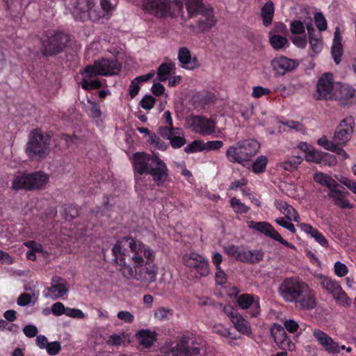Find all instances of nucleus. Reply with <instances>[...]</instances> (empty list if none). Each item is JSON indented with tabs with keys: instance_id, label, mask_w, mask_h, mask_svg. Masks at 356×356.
<instances>
[{
	"instance_id": "nucleus-54",
	"label": "nucleus",
	"mask_w": 356,
	"mask_h": 356,
	"mask_svg": "<svg viewBox=\"0 0 356 356\" xmlns=\"http://www.w3.org/2000/svg\"><path fill=\"white\" fill-rule=\"evenodd\" d=\"M304 24L300 20H295L291 23L290 31L293 34H302L305 33Z\"/></svg>"
},
{
	"instance_id": "nucleus-11",
	"label": "nucleus",
	"mask_w": 356,
	"mask_h": 356,
	"mask_svg": "<svg viewBox=\"0 0 356 356\" xmlns=\"http://www.w3.org/2000/svg\"><path fill=\"white\" fill-rule=\"evenodd\" d=\"M191 338L188 335H182L179 337L175 345L171 341L165 342L161 348V351L166 355L172 356H197L200 353V349L195 346V342L192 341V346H190Z\"/></svg>"
},
{
	"instance_id": "nucleus-34",
	"label": "nucleus",
	"mask_w": 356,
	"mask_h": 356,
	"mask_svg": "<svg viewBox=\"0 0 356 356\" xmlns=\"http://www.w3.org/2000/svg\"><path fill=\"white\" fill-rule=\"evenodd\" d=\"M281 207V211L287 219L295 222L300 221V216L296 210L292 206L288 204L286 202H284L282 203Z\"/></svg>"
},
{
	"instance_id": "nucleus-1",
	"label": "nucleus",
	"mask_w": 356,
	"mask_h": 356,
	"mask_svg": "<svg viewBox=\"0 0 356 356\" xmlns=\"http://www.w3.org/2000/svg\"><path fill=\"white\" fill-rule=\"evenodd\" d=\"M112 252L124 277L147 284L156 281L158 267L154 263L155 252L143 242L125 236L116 242Z\"/></svg>"
},
{
	"instance_id": "nucleus-12",
	"label": "nucleus",
	"mask_w": 356,
	"mask_h": 356,
	"mask_svg": "<svg viewBox=\"0 0 356 356\" xmlns=\"http://www.w3.org/2000/svg\"><path fill=\"white\" fill-rule=\"evenodd\" d=\"M121 68V64L116 59L102 58L95 60L93 65H87L83 74L88 78L97 76H112L118 74Z\"/></svg>"
},
{
	"instance_id": "nucleus-21",
	"label": "nucleus",
	"mask_w": 356,
	"mask_h": 356,
	"mask_svg": "<svg viewBox=\"0 0 356 356\" xmlns=\"http://www.w3.org/2000/svg\"><path fill=\"white\" fill-rule=\"evenodd\" d=\"M313 335L328 353L336 354L340 352V346L327 333L319 329H315L313 331Z\"/></svg>"
},
{
	"instance_id": "nucleus-9",
	"label": "nucleus",
	"mask_w": 356,
	"mask_h": 356,
	"mask_svg": "<svg viewBox=\"0 0 356 356\" xmlns=\"http://www.w3.org/2000/svg\"><path fill=\"white\" fill-rule=\"evenodd\" d=\"M51 138L49 135L44 134L40 129H33L30 135L26 147L27 155L31 158H44L47 154Z\"/></svg>"
},
{
	"instance_id": "nucleus-57",
	"label": "nucleus",
	"mask_w": 356,
	"mask_h": 356,
	"mask_svg": "<svg viewBox=\"0 0 356 356\" xmlns=\"http://www.w3.org/2000/svg\"><path fill=\"white\" fill-rule=\"evenodd\" d=\"M348 273V267L341 261H337L334 264V273L339 277H344Z\"/></svg>"
},
{
	"instance_id": "nucleus-19",
	"label": "nucleus",
	"mask_w": 356,
	"mask_h": 356,
	"mask_svg": "<svg viewBox=\"0 0 356 356\" xmlns=\"http://www.w3.org/2000/svg\"><path fill=\"white\" fill-rule=\"evenodd\" d=\"M270 334L273 337L276 344L282 350H292L295 348V344L287 336L284 327L282 325L274 324L270 328Z\"/></svg>"
},
{
	"instance_id": "nucleus-46",
	"label": "nucleus",
	"mask_w": 356,
	"mask_h": 356,
	"mask_svg": "<svg viewBox=\"0 0 356 356\" xmlns=\"http://www.w3.org/2000/svg\"><path fill=\"white\" fill-rule=\"evenodd\" d=\"M102 83L99 79L88 81L83 79L81 82V87L86 90L99 89L102 87Z\"/></svg>"
},
{
	"instance_id": "nucleus-23",
	"label": "nucleus",
	"mask_w": 356,
	"mask_h": 356,
	"mask_svg": "<svg viewBox=\"0 0 356 356\" xmlns=\"http://www.w3.org/2000/svg\"><path fill=\"white\" fill-rule=\"evenodd\" d=\"M299 63L296 60L290 59L284 56L276 58L271 61L273 70L277 75H284L291 72L298 66Z\"/></svg>"
},
{
	"instance_id": "nucleus-52",
	"label": "nucleus",
	"mask_w": 356,
	"mask_h": 356,
	"mask_svg": "<svg viewBox=\"0 0 356 356\" xmlns=\"http://www.w3.org/2000/svg\"><path fill=\"white\" fill-rule=\"evenodd\" d=\"M125 339V334L122 332L119 334H113L109 336L107 343L112 346H120Z\"/></svg>"
},
{
	"instance_id": "nucleus-42",
	"label": "nucleus",
	"mask_w": 356,
	"mask_h": 356,
	"mask_svg": "<svg viewBox=\"0 0 356 356\" xmlns=\"http://www.w3.org/2000/svg\"><path fill=\"white\" fill-rule=\"evenodd\" d=\"M323 153V152L312 149L306 154L305 160L308 162L321 164L322 163Z\"/></svg>"
},
{
	"instance_id": "nucleus-16",
	"label": "nucleus",
	"mask_w": 356,
	"mask_h": 356,
	"mask_svg": "<svg viewBox=\"0 0 356 356\" xmlns=\"http://www.w3.org/2000/svg\"><path fill=\"white\" fill-rule=\"evenodd\" d=\"M184 264L186 267L194 269L202 277H207L209 274L208 260L196 252H191L188 255H185L184 257Z\"/></svg>"
},
{
	"instance_id": "nucleus-3",
	"label": "nucleus",
	"mask_w": 356,
	"mask_h": 356,
	"mask_svg": "<svg viewBox=\"0 0 356 356\" xmlns=\"http://www.w3.org/2000/svg\"><path fill=\"white\" fill-rule=\"evenodd\" d=\"M279 292L286 302L293 303L298 309L307 311L316 306L313 290L298 277L284 280L279 286Z\"/></svg>"
},
{
	"instance_id": "nucleus-28",
	"label": "nucleus",
	"mask_w": 356,
	"mask_h": 356,
	"mask_svg": "<svg viewBox=\"0 0 356 356\" xmlns=\"http://www.w3.org/2000/svg\"><path fill=\"white\" fill-rule=\"evenodd\" d=\"M342 37L339 27H337L334 33L333 43L332 46V55L336 64H339L343 54Z\"/></svg>"
},
{
	"instance_id": "nucleus-63",
	"label": "nucleus",
	"mask_w": 356,
	"mask_h": 356,
	"mask_svg": "<svg viewBox=\"0 0 356 356\" xmlns=\"http://www.w3.org/2000/svg\"><path fill=\"white\" fill-rule=\"evenodd\" d=\"M284 330H286L290 333H295L299 328L298 323L294 320H285L284 321Z\"/></svg>"
},
{
	"instance_id": "nucleus-22",
	"label": "nucleus",
	"mask_w": 356,
	"mask_h": 356,
	"mask_svg": "<svg viewBox=\"0 0 356 356\" xmlns=\"http://www.w3.org/2000/svg\"><path fill=\"white\" fill-rule=\"evenodd\" d=\"M237 304L243 309H250V314L252 317L257 316L260 313L259 299L249 293H243L237 298Z\"/></svg>"
},
{
	"instance_id": "nucleus-8",
	"label": "nucleus",
	"mask_w": 356,
	"mask_h": 356,
	"mask_svg": "<svg viewBox=\"0 0 356 356\" xmlns=\"http://www.w3.org/2000/svg\"><path fill=\"white\" fill-rule=\"evenodd\" d=\"M49 181V177L42 171L21 173L15 176L12 182L14 191H35L43 188Z\"/></svg>"
},
{
	"instance_id": "nucleus-4",
	"label": "nucleus",
	"mask_w": 356,
	"mask_h": 356,
	"mask_svg": "<svg viewBox=\"0 0 356 356\" xmlns=\"http://www.w3.org/2000/svg\"><path fill=\"white\" fill-rule=\"evenodd\" d=\"M203 0H185V6L190 18H193L195 24L191 26L193 31L204 33L209 31L217 22L213 10L207 8Z\"/></svg>"
},
{
	"instance_id": "nucleus-7",
	"label": "nucleus",
	"mask_w": 356,
	"mask_h": 356,
	"mask_svg": "<svg viewBox=\"0 0 356 356\" xmlns=\"http://www.w3.org/2000/svg\"><path fill=\"white\" fill-rule=\"evenodd\" d=\"M260 147L259 142L254 139L244 140L230 146L226 152L229 161L243 165L249 161L258 152Z\"/></svg>"
},
{
	"instance_id": "nucleus-62",
	"label": "nucleus",
	"mask_w": 356,
	"mask_h": 356,
	"mask_svg": "<svg viewBox=\"0 0 356 356\" xmlns=\"http://www.w3.org/2000/svg\"><path fill=\"white\" fill-rule=\"evenodd\" d=\"M204 150L211 151L219 149L222 147L223 143L221 140H211L204 143Z\"/></svg>"
},
{
	"instance_id": "nucleus-31",
	"label": "nucleus",
	"mask_w": 356,
	"mask_h": 356,
	"mask_svg": "<svg viewBox=\"0 0 356 356\" xmlns=\"http://www.w3.org/2000/svg\"><path fill=\"white\" fill-rule=\"evenodd\" d=\"M175 69V65L173 63H163L157 69L156 79L161 82H165Z\"/></svg>"
},
{
	"instance_id": "nucleus-32",
	"label": "nucleus",
	"mask_w": 356,
	"mask_h": 356,
	"mask_svg": "<svg viewBox=\"0 0 356 356\" xmlns=\"http://www.w3.org/2000/svg\"><path fill=\"white\" fill-rule=\"evenodd\" d=\"M234 327L243 334L249 335L251 334V326L250 323L245 319L240 314L232 321Z\"/></svg>"
},
{
	"instance_id": "nucleus-39",
	"label": "nucleus",
	"mask_w": 356,
	"mask_h": 356,
	"mask_svg": "<svg viewBox=\"0 0 356 356\" xmlns=\"http://www.w3.org/2000/svg\"><path fill=\"white\" fill-rule=\"evenodd\" d=\"M173 311L170 309L161 307L158 308L154 312V318L162 321L169 320L172 316Z\"/></svg>"
},
{
	"instance_id": "nucleus-55",
	"label": "nucleus",
	"mask_w": 356,
	"mask_h": 356,
	"mask_svg": "<svg viewBox=\"0 0 356 356\" xmlns=\"http://www.w3.org/2000/svg\"><path fill=\"white\" fill-rule=\"evenodd\" d=\"M337 163V160L334 155L323 152L322 156V163L321 164L328 166H334Z\"/></svg>"
},
{
	"instance_id": "nucleus-27",
	"label": "nucleus",
	"mask_w": 356,
	"mask_h": 356,
	"mask_svg": "<svg viewBox=\"0 0 356 356\" xmlns=\"http://www.w3.org/2000/svg\"><path fill=\"white\" fill-rule=\"evenodd\" d=\"M316 278L322 289L325 290L332 296L335 294L337 291H341V285L336 280H332L331 277L322 274H318L316 276Z\"/></svg>"
},
{
	"instance_id": "nucleus-36",
	"label": "nucleus",
	"mask_w": 356,
	"mask_h": 356,
	"mask_svg": "<svg viewBox=\"0 0 356 356\" xmlns=\"http://www.w3.org/2000/svg\"><path fill=\"white\" fill-rule=\"evenodd\" d=\"M230 206L237 214H246L250 207L241 202L239 199L234 197L230 200Z\"/></svg>"
},
{
	"instance_id": "nucleus-58",
	"label": "nucleus",
	"mask_w": 356,
	"mask_h": 356,
	"mask_svg": "<svg viewBox=\"0 0 356 356\" xmlns=\"http://www.w3.org/2000/svg\"><path fill=\"white\" fill-rule=\"evenodd\" d=\"M90 103L89 115L94 119L99 118L102 115L100 106L96 102H90Z\"/></svg>"
},
{
	"instance_id": "nucleus-15",
	"label": "nucleus",
	"mask_w": 356,
	"mask_h": 356,
	"mask_svg": "<svg viewBox=\"0 0 356 356\" xmlns=\"http://www.w3.org/2000/svg\"><path fill=\"white\" fill-rule=\"evenodd\" d=\"M334 76L331 72L323 74L316 83V99L332 100L334 94Z\"/></svg>"
},
{
	"instance_id": "nucleus-41",
	"label": "nucleus",
	"mask_w": 356,
	"mask_h": 356,
	"mask_svg": "<svg viewBox=\"0 0 356 356\" xmlns=\"http://www.w3.org/2000/svg\"><path fill=\"white\" fill-rule=\"evenodd\" d=\"M267 164V158L261 156L258 157L252 165V170L254 173H260L265 171Z\"/></svg>"
},
{
	"instance_id": "nucleus-64",
	"label": "nucleus",
	"mask_w": 356,
	"mask_h": 356,
	"mask_svg": "<svg viewBox=\"0 0 356 356\" xmlns=\"http://www.w3.org/2000/svg\"><path fill=\"white\" fill-rule=\"evenodd\" d=\"M222 312L231 321H232V320L239 314L238 311L230 305H226L223 307Z\"/></svg>"
},
{
	"instance_id": "nucleus-50",
	"label": "nucleus",
	"mask_w": 356,
	"mask_h": 356,
	"mask_svg": "<svg viewBox=\"0 0 356 356\" xmlns=\"http://www.w3.org/2000/svg\"><path fill=\"white\" fill-rule=\"evenodd\" d=\"M169 140L173 149L180 148L186 143V140L184 137L176 136V134H172Z\"/></svg>"
},
{
	"instance_id": "nucleus-33",
	"label": "nucleus",
	"mask_w": 356,
	"mask_h": 356,
	"mask_svg": "<svg viewBox=\"0 0 356 356\" xmlns=\"http://www.w3.org/2000/svg\"><path fill=\"white\" fill-rule=\"evenodd\" d=\"M302 158L301 156H291L286 161L280 164V167L288 172H293L298 169V165L302 163Z\"/></svg>"
},
{
	"instance_id": "nucleus-60",
	"label": "nucleus",
	"mask_w": 356,
	"mask_h": 356,
	"mask_svg": "<svg viewBox=\"0 0 356 356\" xmlns=\"http://www.w3.org/2000/svg\"><path fill=\"white\" fill-rule=\"evenodd\" d=\"M117 317L124 323H131L134 321V316L128 311H120L118 313Z\"/></svg>"
},
{
	"instance_id": "nucleus-14",
	"label": "nucleus",
	"mask_w": 356,
	"mask_h": 356,
	"mask_svg": "<svg viewBox=\"0 0 356 356\" xmlns=\"http://www.w3.org/2000/svg\"><path fill=\"white\" fill-rule=\"evenodd\" d=\"M355 127L353 116H347L339 122L335 128L332 140L341 145H346L351 139Z\"/></svg>"
},
{
	"instance_id": "nucleus-40",
	"label": "nucleus",
	"mask_w": 356,
	"mask_h": 356,
	"mask_svg": "<svg viewBox=\"0 0 356 356\" xmlns=\"http://www.w3.org/2000/svg\"><path fill=\"white\" fill-rule=\"evenodd\" d=\"M204 145L202 140H195L184 147L185 152L190 154L204 150Z\"/></svg>"
},
{
	"instance_id": "nucleus-53",
	"label": "nucleus",
	"mask_w": 356,
	"mask_h": 356,
	"mask_svg": "<svg viewBox=\"0 0 356 356\" xmlns=\"http://www.w3.org/2000/svg\"><path fill=\"white\" fill-rule=\"evenodd\" d=\"M314 20L319 31H323L327 29V21L321 13H316L315 14Z\"/></svg>"
},
{
	"instance_id": "nucleus-38",
	"label": "nucleus",
	"mask_w": 356,
	"mask_h": 356,
	"mask_svg": "<svg viewBox=\"0 0 356 356\" xmlns=\"http://www.w3.org/2000/svg\"><path fill=\"white\" fill-rule=\"evenodd\" d=\"M333 298L337 302L343 307H349L351 304V299L348 296L346 293L341 287V291L337 292L332 296Z\"/></svg>"
},
{
	"instance_id": "nucleus-49",
	"label": "nucleus",
	"mask_w": 356,
	"mask_h": 356,
	"mask_svg": "<svg viewBox=\"0 0 356 356\" xmlns=\"http://www.w3.org/2000/svg\"><path fill=\"white\" fill-rule=\"evenodd\" d=\"M61 348L60 343L58 341H54L49 342L45 350L49 355L55 356L60 352Z\"/></svg>"
},
{
	"instance_id": "nucleus-37",
	"label": "nucleus",
	"mask_w": 356,
	"mask_h": 356,
	"mask_svg": "<svg viewBox=\"0 0 356 356\" xmlns=\"http://www.w3.org/2000/svg\"><path fill=\"white\" fill-rule=\"evenodd\" d=\"M62 215L65 219L68 221L72 220L79 216V210L76 205L67 204L65 205L63 209Z\"/></svg>"
},
{
	"instance_id": "nucleus-5",
	"label": "nucleus",
	"mask_w": 356,
	"mask_h": 356,
	"mask_svg": "<svg viewBox=\"0 0 356 356\" xmlns=\"http://www.w3.org/2000/svg\"><path fill=\"white\" fill-rule=\"evenodd\" d=\"M313 178L316 183L326 186L329 189L327 197L332 200L334 205L341 209L354 208V204L347 199L350 193L331 176L323 172H316Z\"/></svg>"
},
{
	"instance_id": "nucleus-30",
	"label": "nucleus",
	"mask_w": 356,
	"mask_h": 356,
	"mask_svg": "<svg viewBox=\"0 0 356 356\" xmlns=\"http://www.w3.org/2000/svg\"><path fill=\"white\" fill-rule=\"evenodd\" d=\"M156 336L157 334L156 332H152L147 329L140 330L136 334V337L140 344L145 348L152 346L154 342L156 340Z\"/></svg>"
},
{
	"instance_id": "nucleus-43",
	"label": "nucleus",
	"mask_w": 356,
	"mask_h": 356,
	"mask_svg": "<svg viewBox=\"0 0 356 356\" xmlns=\"http://www.w3.org/2000/svg\"><path fill=\"white\" fill-rule=\"evenodd\" d=\"M287 39L280 35H274L270 38V43L275 49H280L287 43Z\"/></svg>"
},
{
	"instance_id": "nucleus-26",
	"label": "nucleus",
	"mask_w": 356,
	"mask_h": 356,
	"mask_svg": "<svg viewBox=\"0 0 356 356\" xmlns=\"http://www.w3.org/2000/svg\"><path fill=\"white\" fill-rule=\"evenodd\" d=\"M317 144L325 149L341 156L343 160H346L349 157L347 152L343 149L344 145H341L334 142H330L325 135L322 136L318 139Z\"/></svg>"
},
{
	"instance_id": "nucleus-59",
	"label": "nucleus",
	"mask_w": 356,
	"mask_h": 356,
	"mask_svg": "<svg viewBox=\"0 0 356 356\" xmlns=\"http://www.w3.org/2000/svg\"><path fill=\"white\" fill-rule=\"evenodd\" d=\"M65 315L72 318L80 319L85 317L84 313L81 310L70 307H66Z\"/></svg>"
},
{
	"instance_id": "nucleus-18",
	"label": "nucleus",
	"mask_w": 356,
	"mask_h": 356,
	"mask_svg": "<svg viewBox=\"0 0 356 356\" xmlns=\"http://www.w3.org/2000/svg\"><path fill=\"white\" fill-rule=\"evenodd\" d=\"M188 124L195 132L202 136L210 135L214 132L215 122L202 115H191L187 119Z\"/></svg>"
},
{
	"instance_id": "nucleus-6",
	"label": "nucleus",
	"mask_w": 356,
	"mask_h": 356,
	"mask_svg": "<svg viewBox=\"0 0 356 356\" xmlns=\"http://www.w3.org/2000/svg\"><path fill=\"white\" fill-rule=\"evenodd\" d=\"M70 40L69 35L61 31L49 29L40 37V51L44 57H51L61 54Z\"/></svg>"
},
{
	"instance_id": "nucleus-13",
	"label": "nucleus",
	"mask_w": 356,
	"mask_h": 356,
	"mask_svg": "<svg viewBox=\"0 0 356 356\" xmlns=\"http://www.w3.org/2000/svg\"><path fill=\"white\" fill-rule=\"evenodd\" d=\"M224 250L229 257L242 263H259L263 259L264 255L261 250H250L243 245H235L232 244L224 247Z\"/></svg>"
},
{
	"instance_id": "nucleus-10",
	"label": "nucleus",
	"mask_w": 356,
	"mask_h": 356,
	"mask_svg": "<svg viewBox=\"0 0 356 356\" xmlns=\"http://www.w3.org/2000/svg\"><path fill=\"white\" fill-rule=\"evenodd\" d=\"M65 5L77 20L84 21L90 18L96 21L103 17L102 11H96L95 6L90 0H65Z\"/></svg>"
},
{
	"instance_id": "nucleus-44",
	"label": "nucleus",
	"mask_w": 356,
	"mask_h": 356,
	"mask_svg": "<svg viewBox=\"0 0 356 356\" xmlns=\"http://www.w3.org/2000/svg\"><path fill=\"white\" fill-rule=\"evenodd\" d=\"M24 245L33 252L41 254L43 257L47 253V252L44 250L42 245L35 241H28L25 242Z\"/></svg>"
},
{
	"instance_id": "nucleus-24",
	"label": "nucleus",
	"mask_w": 356,
	"mask_h": 356,
	"mask_svg": "<svg viewBox=\"0 0 356 356\" xmlns=\"http://www.w3.org/2000/svg\"><path fill=\"white\" fill-rule=\"evenodd\" d=\"M52 284L51 286L47 287V293L46 296L56 300L60 297H63L68 291L67 283L58 276H54L51 279Z\"/></svg>"
},
{
	"instance_id": "nucleus-20",
	"label": "nucleus",
	"mask_w": 356,
	"mask_h": 356,
	"mask_svg": "<svg viewBox=\"0 0 356 356\" xmlns=\"http://www.w3.org/2000/svg\"><path fill=\"white\" fill-rule=\"evenodd\" d=\"M356 99V90L348 84L337 83L333 99L339 101L342 104H347Z\"/></svg>"
},
{
	"instance_id": "nucleus-35",
	"label": "nucleus",
	"mask_w": 356,
	"mask_h": 356,
	"mask_svg": "<svg viewBox=\"0 0 356 356\" xmlns=\"http://www.w3.org/2000/svg\"><path fill=\"white\" fill-rule=\"evenodd\" d=\"M268 237L272 238L275 241L280 242V243H282L286 248H289L291 249L295 248V246L293 244H291V243H289L288 241H286V240H284L282 237V236L278 233V232L276 231L274 229V227L269 223H268Z\"/></svg>"
},
{
	"instance_id": "nucleus-48",
	"label": "nucleus",
	"mask_w": 356,
	"mask_h": 356,
	"mask_svg": "<svg viewBox=\"0 0 356 356\" xmlns=\"http://www.w3.org/2000/svg\"><path fill=\"white\" fill-rule=\"evenodd\" d=\"M156 103V99L150 95H145L140 102V106L145 110L152 109Z\"/></svg>"
},
{
	"instance_id": "nucleus-51",
	"label": "nucleus",
	"mask_w": 356,
	"mask_h": 356,
	"mask_svg": "<svg viewBox=\"0 0 356 356\" xmlns=\"http://www.w3.org/2000/svg\"><path fill=\"white\" fill-rule=\"evenodd\" d=\"M175 129L173 126H162L159 128V134L163 137L168 140L172 136V134H176Z\"/></svg>"
},
{
	"instance_id": "nucleus-47",
	"label": "nucleus",
	"mask_w": 356,
	"mask_h": 356,
	"mask_svg": "<svg viewBox=\"0 0 356 356\" xmlns=\"http://www.w3.org/2000/svg\"><path fill=\"white\" fill-rule=\"evenodd\" d=\"M32 298L38 299V296L35 293L32 294L23 293L17 298V302L20 306H26L31 302Z\"/></svg>"
},
{
	"instance_id": "nucleus-25",
	"label": "nucleus",
	"mask_w": 356,
	"mask_h": 356,
	"mask_svg": "<svg viewBox=\"0 0 356 356\" xmlns=\"http://www.w3.org/2000/svg\"><path fill=\"white\" fill-rule=\"evenodd\" d=\"M181 67L187 70H194L200 66L198 59L196 56L192 57L191 51L187 47H180L177 56Z\"/></svg>"
},
{
	"instance_id": "nucleus-45",
	"label": "nucleus",
	"mask_w": 356,
	"mask_h": 356,
	"mask_svg": "<svg viewBox=\"0 0 356 356\" xmlns=\"http://www.w3.org/2000/svg\"><path fill=\"white\" fill-rule=\"evenodd\" d=\"M248 226L250 229L256 230L267 236V222L248 221Z\"/></svg>"
},
{
	"instance_id": "nucleus-61",
	"label": "nucleus",
	"mask_w": 356,
	"mask_h": 356,
	"mask_svg": "<svg viewBox=\"0 0 356 356\" xmlns=\"http://www.w3.org/2000/svg\"><path fill=\"white\" fill-rule=\"evenodd\" d=\"M66 307L62 302H57L51 306V312L55 316L65 314Z\"/></svg>"
},
{
	"instance_id": "nucleus-17",
	"label": "nucleus",
	"mask_w": 356,
	"mask_h": 356,
	"mask_svg": "<svg viewBox=\"0 0 356 356\" xmlns=\"http://www.w3.org/2000/svg\"><path fill=\"white\" fill-rule=\"evenodd\" d=\"M143 8L147 13L158 17L170 15V0H142Z\"/></svg>"
},
{
	"instance_id": "nucleus-56",
	"label": "nucleus",
	"mask_w": 356,
	"mask_h": 356,
	"mask_svg": "<svg viewBox=\"0 0 356 356\" xmlns=\"http://www.w3.org/2000/svg\"><path fill=\"white\" fill-rule=\"evenodd\" d=\"M284 125L287 126L289 128L291 129H294L295 131L300 133H304L305 131V126L300 122L294 121V120H288L285 122H282Z\"/></svg>"
},
{
	"instance_id": "nucleus-2",
	"label": "nucleus",
	"mask_w": 356,
	"mask_h": 356,
	"mask_svg": "<svg viewBox=\"0 0 356 356\" xmlns=\"http://www.w3.org/2000/svg\"><path fill=\"white\" fill-rule=\"evenodd\" d=\"M132 165L136 186H146L144 175H150L157 186L164 185L168 177L166 163L156 154H149L143 152L134 154Z\"/></svg>"
},
{
	"instance_id": "nucleus-29",
	"label": "nucleus",
	"mask_w": 356,
	"mask_h": 356,
	"mask_svg": "<svg viewBox=\"0 0 356 356\" xmlns=\"http://www.w3.org/2000/svg\"><path fill=\"white\" fill-rule=\"evenodd\" d=\"M299 226L301 230H302L306 234L310 235L312 238L315 239L316 242H318L323 247H328V241L321 232H318L317 229L313 227L311 225L308 223H301L300 224Z\"/></svg>"
}]
</instances>
